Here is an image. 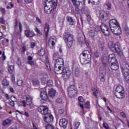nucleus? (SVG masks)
I'll list each match as a JSON object with an SVG mask.
<instances>
[{"mask_svg":"<svg viewBox=\"0 0 129 129\" xmlns=\"http://www.w3.org/2000/svg\"><path fill=\"white\" fill-rule=\"evenodd\" d=\"M72 2L74 6H76V7H77V0H72Z\"/></svg>","mask_w":129,"mask_h":129,"instance_id":"nucleus-50","label":"nucleus"},{"mask_svg":"<svg viewBox=\"0 0 129 129\" xmlns=\"http://www.w3.org/2000/svg\"><path fill=\"white\" fill-rule=\"evenodd\" d=\"M124 93L123 87L121 86H118L115 89V95L117 98H122V96Z\"/></svg>","mask_w":129,"mask_h":129,"instance_id":"nucleus-10","label":"nucleus"},{"mask_svg":"<svg viewBox=\"0 0 129 129\" xmlns=\"http://www.w3.org/2000/svg\"><path fill=\"white\" fill-rule=\"evenodd\" d=\"M27 59L28 60V61H32L33 60V57L29 56L28 57Z\"/></svg>","mask_w":129,"mask_h":129,"instance_id":"nucleus-62","label":"nucleus"},{"mask_svg":"<svg viewBox=\"0 0 129 129\" xmlns=\"http://www.w3.org/2000/svg\"><path fill=\"white\" fill-rule=\"evenodd\" d=\"M25 35L28 38H31L35 36V33L33 31H30V30H27L25 31Z\"/></svg>","mask_w":129,"mask_h":129,"instance_id":"nucleus-24","label":"nucleus"},{"mask_svg":"<svg viewBox=\"0 0 129 129\" xmlns=\"http://www.w3.org/2000/svg\"><path fill=\"white\" fill-rule=\"evenodd\" d=\"M93 94L95 96H97V94H98V91H97V90L95 88L93 89Z\"/></svg>","mask_w":129,"mask_h":129,"instance_id":"nucleus-39","label":"nucleus"},{"mask_svg":"<svg viewBox=\"0 0 129 129\" xmlns=\"http://www.w3.org/2000/svg\"><path fill=\"white\" fill-rule=\"evenodd\" d=\"M87 20L88 21V22H90V21H91V16H90V15H87Z\"/></svg>","mask_w":129,"mask_h":129,"instance_id":"nucleus-47","label":"nucleus"},{"mask_svg":"<svg viewBox=\"0 0 129 129\" xmlns=\"http://www.w3.org/2000/svg\"><path fill=\"white\" fill-rule=\"evenodd\" d=\"M88 4H91L92 5H93L95 4L94 0H89Z\"/></svg>","mask_w":129,"mask_h":129,"instance_id":"nucleus-51","label":"nucleus"},{"mask_svg":"<svg viewBox=\"0 0 129 129\" xmlns=\"http://www.w3.org/2000/svg\"><path fill=\"white\" fill-rule=\"evenodd\" d=\"M19 28L20 32H22V24H21V22H19Z\"/></svg>","mask_w":129,"mask_h":129,"instance_id":"nucleus-59","label":"nucleus"},{"mask_svg":"<svg viewBox=\"0 0 129 129\" xmlns=\"http://www.w3.org/2000/svg\"><path fill=\"white\" fill-rule=\"evenodd\" d=\"M40 97L41 98V100H48V95L47 94V91H46V89H43V90L41 91Z\"/></svg>","mask_w":129,"mask_h":129,"instance_id":"nucleus-19","label":"nucleus"},{"mask_svg":"<svg viewBox=\"0 0 129 129\" xmlns=\"http://www.w3.org/2000/svg\"><path fill=\"white\" fill-rule=\"evenodd\" d=\"M93 55L95 58H98V57H99V53H98V51H95L93 53Z\"/></svg>","mask_w":129,"mask_h":129,"instance_id":"nucleus-41","label":"nucleus"},{"mask_svg":"<svg viewBox=\"0 0 129 129\" xmlns=\"http://www.w3.org/2000/svg\"><path fill=\"white\" fill-rule=\"evenodd\" d=\"M90 105V103H89V102H87L85 104V107H86V108H89Z\"/></svg>","mask_w":129,"mask_h":129,"instance_id":"nucleus-45","label":"nucleus"},{"mask_svg":"<svg viewBox=\"0 0 129 129\" xmlns=\"http://www.w3.org/2000/svg\"><path fill=\"white\" fill-rule=\"evenodd\" d=\"M8 71H9V73H10V74L13 73V72L14 71V66H10L8 67Z\"/></svg>","mask_w":129,"mask_h":129,"instance_id":"nucleus-36","label":"nucleus"},{"mask_svg":"<svg viewBox=\"0 0 129 129\" xmlns=\"http://www.w3.org/2000/svg\"><path fill=\"white\" fill-rule=\"evenodd\" d=\"M67 20L69 23V24L72 27H74L75 26V24H76V21L75 20L72 19V17L70 16H68L67 17Z\"/></svg>","mask_w":129,"mask_h":129,"instance_id":"nucleus-22","label":"nucleus"},{"mask_svg":"<svg viewBox=\"0 0 129 129\" xmlns=\"http://www.w3.org/2000/svg\"><path fill=\"white\" fill-rule=\"evenodd\" d=\"M46 129H55L54 125L52 124H47L45 126Z\"/></svg>","mask_w":129,"mask_h":129,"instance_id":"nucleus-35","label":"nucleus"},{"mask_svg":"<svg viewBox=\"0 0 129 129\" xmlns=\"http://www.w3.org/2000/svg\"><path fill=\"white\" fill-rule=\"evenodd\" d=\"M54 119V117H53V115L52 114L47 113L46 115H45L43 117V120L45 121V122H46L47 123H48L49 122H52Z\"/></svg>","mask_w":129,"mask_h":129,"instance_id":"nucleus-16","label":"nucleus"},{"mask_svg":"<svg viewBox=\"0 0 129 129\" xmlns=\"http://www.w3.org/2000/svg\"><path fill=\"white\" fill-rule=\"evenodd\" d=\"M12 122V120L10 119H7L6 120H4L3 122V125L5 126V125H8L10 124Z\"/></svg>","mask_w":129,"mask_h":129,"instance_id":"nucleus-29","label":"nucleus"},{"mask_svg":"<svg viewBox=\"0 0 129 129\" xmlns=\"http://www.w3.org/2000/svg\"><path fill=\"white\" fill-rule=\"evenodd\" d=\"M59 124L61 127L66 128V127H67V124H68V121H67L65 118L60 119Z\"/></svg>","mask_w":129,"mask_h":129,"instance_id":"nucleus-21","label":"nucleus"},{"mask_svg":"<svg viewBox=\"0 0 129 129\" xmlns=\"http://www.w3.org/2000/svg\"><path fill=\"white\" fill-rule=\"evenodd\" d=\"M108 63L109 67L112 70H117L118 69V62H117V60L114 54H111L109 55Z\"/></svg>","mask_w":129,"mask_h":129,"instance_id":"nucleus-2","label":"nucleus"},{"mask_svg":"<svg viewBox=\"0 0 129 129\" xmlns=\"http://www.w3.org/2000/svg\"><path fill=\"white\" fill-rule=\"evenodd\" d=\"M41 81L42 83L45 84H46L47 86L51 87L53 86V81L52 80H48V75L44 74L42 76V77L41 78Z\"/></svg>","mask_w":129,"mask_h":129,"instance_id":"nucleus-11","label":"nucleus"},{"mask_svg":"<svg viewBox=\"0 0 129 129\" xmlns=\"http://www.w3.org/2000/svg\"><path fill=\"white\" fill-rule=\"evenodd\" d=\"M36 22H37V23H39V24H41V20L38 17L36 18Z\"/></svg>","mask_w":129,"mask_h":129,"instance_id":"nucleus-56","label":"nucleus"},{"mask_svg":"<svg viewBox=\"0 0 129 129\" xmlns=\"http://www.w3.org/2000/svg\"><path fill=\"white\" fill-rule=\"evenodd\" d=\"M45 65L46 68L48 70L51 71V66H50V62H49V56L48 55L45 56Z\"/></svg>","mask_w":129,"mask_h":129,"instance_id":"nucleus-25","label":"nucleus"},{"mask_svg":"<svg viewBox=\"0 0 129 129\" xmlns=\"http://www.w3.org/2000/svg\"><path fill=\"white\" fill-rule=\"evenodd\" d=\"M59 57V54L57 52H54L53 54V60H57V58Z\"/></svg>","mask_w":129,"mask_h":129,"instance_id":"nucleus-32","label":"nucleus"},{"mask_svg":"<svg viewBox=\"0 0 129 129\" xmlns=\"http://www.w3.org/2000/svg\"><path fill=\"white\" fill-rule=\"evenodd\" d=\"M125 33L126 35H129V29L128 27H125Z\"/></svg>","mask_w":129,"mask_h":129,"instance_id":"nucleus-46","label":"nucleus"},{"mask_svg":"<svg viewBox=\"0 0 129 129\" xmlns=\"http://www.w3.org/2000/svg\"><path fill=\"white\" fill-rule=\"evenodd\" d=\"M0 11L1 13H2V14H4V15L6 14V10L5 9V8H1L0 9Z\"/></svg>","mask_w":129,"mask_h":129,"instance_id":"nucleus-49","label":"nucleus"},{"mask_svg":"<svg viewBox=\"0 0 129 129\" xmlns=\"http://www.w3.org/2000/svg\"><path fill=\"white\" fill-rule=\"evenodd\" d=\"M2 84L3 86H8L9 85V83L7 79H5L3 80Z\"/></svg>","mask_w":129,"mask_h":129,"instance_id":"nucleus-31","label":"nucleus"},{"mask_svg":"<svg viewBox=\"0 0 129 129\" xmlns=\"http://www.w3.org/2000/svg\"><path fill=\"white\" fill-rule=\"evenodd\" d=\"M58 113H59V114H63V113H64V110H63V109H59L58 110Z\"/></svg>","mask_w":129,"mask_h":129,"instance_id":"nucleus-53","label":"nucleus"},{"mask_svg":"<svg viewBox=\"0 0 129 129\" xmlns=\"http://www.w3.org/2000/svg\"><path fill=\"white\" fill-rule=\"evenodd\" d=\"M56 101L58 103H62V99L61 98H57Z\"/></svg>","mask_w":129,"mask_h":129,"instance_id":"nucleus-54","label":"nucleus"},{"mask_svg":"<svg viewBox=\"0 0 129 129\" xmlns=\"http://www.w3.org/2000/svg\"><path fill=\"white\" fill-rule=\"evenodd\" d=\"M109 48L112 52H118L119 51V45L117 43H111L109 44Z\"/></svg>","mask_w":129,"mask_h":129,"instance_id":"nucleus-17","label":"nucleus"},{"mask_svg":"<svg viewBox=\"0 0 129 129\" xmlns=\"http://www.w3.org/2000/svg\"><path fill=\"white\" fill-rule=\"evenodd\" d=\"M35 31L36 32V33H38V34L40 36L42 35V32H41V30L38 29V28H35Z\"/></svg>","mask_w":129,"mask_h":129,"instance_id":"nucleus-44","label":"nucleus"},{"mask_svg":"<svg viewBox=\"0 0 129 129\" xmlns=\"http://www.w3.org/2000/svg\"><path fill=\"white\" fill-rule=\"evenodd\" d=\"M56 90L54 89H50L48 91V95L50 97H54V96L56 95Z\"/></svg>","mask_w":129,"mask_h":129,"instance_id":"nucleus-27","label":"nucleus"},{"mask_svg":"<svg viewBox=\"0 0 129 129\" xmlns=\"http://www.w3.org/2000/svg\"><path fill=\"white\" fill-rule=\"evenodd\" d=\"M99 19L100 20H101L102 22H106V21L108 20V14L105 11H100L99 14Z\"/></svg>","mask_w":129,"mask_h":129,"instance_id":"nucleus-13","label":"nucleus"},{"mask_svg":"<svg viewBox=\"0 0 129 129\" xmlns=\"http://www.w3.org/2000/svg\"><path fill=\"white\" fill-rule=\"evenodd\" d=\"M22 50L23 53H25V52H26V45H25V44L24 43L22 44Z\"/></svg>","mask_w":129,"mask_h":129,"instance_id":"nucleus-42","label":"nucleus"},{"mask_svg":"<svg viewBox=\"0 0 129 129\" xmlns=\"http://www.w3.org/2000/svg\"><path fill=\"white\" fill-rule=\"evenodd\" d=\"M26 101H20L18 102L19 106H23V107H26L27 105H31L32 104V101L33 100V98L29 95L26 96Z\"/></svg>","mask_w":129,"mask_h":129,"instance_id":"nucleus-6","label":"nucleus"},{"mask_svg":"<svg viewBox=\"0 0 129 129\" xmlns=\"http://www.w3.org/2000/svg\"><path fill=\"white\" fill-rule=\"evenodd\" d=\"M105 80L104 79V77L102 76L101 78V81L102 82H104V81H105Z\"/></svg>","mask_w":129,"mask_h":129,"instance_id":"nucleus-63","label":"nucleus"},{"mask_svg":"<svg viewBox=\"0 0 129 129\" xmlns=\"http://www.w3.org/2000/svg\"><path fill=\"white\" fill-rule=\"evenodd\" d=\"M51 3V0H46L45 2V5L44 6V12L46 14H51L54 9V6L50 4Z\"/></svg>","mask_w":129,"mask_h":129,"instance_id":"nucleus-9","label":"nucleus"},{"mask_svg":"<svg viewBox=\"0 0 129 129\" xmlns=\"http://www.w3.org/2000/svg\"><path fill=\"white\" fill-rule=\"evenodd\" d=\"M45 54H46V51L44 48H41L38 52V55L40 56H44Z\"/></svg>","mask_w":129,"mask_h":129,"instance_id":"nucleus-30","label":"nucleus"},{"mask_svg":"<svg viewBox=\"0 0 129 129\" xmlns=\"http://www.w3.org/2000/svg\"><path fill=\"white\" fill-rule=\"evenodd\" d=\"M24 2L26 4H31L33 2V0H24Z\"/></svg>","mask_w":129,"mask_h":129,"instance_id":"nucleus-52","label":"nucleus"},{"mask_svg":"<svg viewBox=\"0 0 129 129\" xmlns=\"http://www.w3.org/2000/svg\"><path fill=\"white\" fill-rule=\"evenodd\" d=\"M78 101H79V105L81 108H84V106H83V104L84 102H85V100H84V98H83V97L82 96H80L78 98Z\"/></svg>","mask_w":129,"mask_h":129,"instance_id":"nucleus-23","label":"nucleus"},{"mask_svg":"<svg viewBox=\"0 0 129 129\" xmlns=\"http://www.w3.org/2000/svg\"><path fill=\"white\" fill-rule=\"evenodd\" d=\"M56 43H57V39L50 37L48 40V46L51 49H53V48H55V46H56Z\"/></svg>","mask_w":129,"mask_h":129,"instance_id":"nucleus-18","label":"nucleus"},{"mask_svg":"<svg viewBox=\"0 0 129 129\" xmlns=\"http://www.w3.org/2000/svg\"><path fill=\"white\" fill-rule=\"evenodd\" d=\"M61 71L62 72V77L64 79H68V78H69V77H70V75H71V73H70V71L68 70V69L67 70L65 68H62V70H61V71Z\"/></svg>","mask_w":129,"mask_h":129,"instance_id":"nucleus-15","label":"nucleus"},{"mask_svg":"<svg viewBox=\"0 0 129 129\" xmlns=\"http://www.w3.org/2000/svg\"><path fill=\"white\" fill-rule=\"evenodd\" d=\"M0 23H5V20H4V18L0 17Z\"/></svg>","mask_w":129,"mask_h":129,"instance_id":"nucleus-64","label":"nucleus"},{"mask_svg":"<svg viewBox=\"0 0 129 129\" xmlns=\"http://www.w3.org/2000/svg\"><path fill=\"white\" fill-rule=\"evenodd\" d=\"M103 126L105 129H109V126H108V124L106 122L103 123Z\"/></svg>","mask_w":129,"mask_h":129,"instance_id":"nucleus-40","label":"nucleus"},{"mask_svg":"<svg viewBox=\"0 0 129 129\" xmlns=\"http://www.w3.org/2000/svg\"><path fill=\"white\" fill-rule=\"evenodd\" d=\"M35 46H36V43H35L34 42H32L31 43V48H34V47H35Z\"/></svg>","mask_w":129,"mask_h":129,"instance_id":"nucleus-61","label":"nucleus"},{"mask_svg":"<svg viewBox=\"0 0 129 129\" xmlns=\"http://www.w3.org/2000/svg\"><path fill=\"white\" fill-rule=\"evenodd\" d=\"M64 60L61 58H57L55 60L54 63V70L56 71H61V69H63L64 67Z\"/></svg>","mask_w":129,"mask_h":129,"instance_id":"nucleus-7","label":"nucleus"},{"mask_svg":"<svg viewBox=\"0 0 129 129\" xmlns=\"http://www.w3.org/2000/svg\"><path fill=\"white\" fill-rule=\"evenodd\" d=\"M105 6L107 10H109L111 9V5H110V3H106Z\"/></svg>","mask_w":129,"mask_h":129,"instance_id":"nucleus-38","label":"nucleus"},{"mask_svg":"<svg viewBox=\"0 0 129 129\" xmlns=\"http://www.w3.org/2000/svg\"><path fill=\"white\" fill-rule=\"evenodd\" d=\"M89 37H91V38H92L95 36V32L93 31V30H91L89 32Z\"/></svg>","mask_w":129,"mask_h":129,"instance_id":"nucleus-33","label":"nucleus"},{"mask_svg":"<svg viewBox=\"0 0 129 129\" xmlns=\"http://www.w3.org/2000/svg\"><path fill=\"white\" fill-rule=\"evenodd\" d=\"M110 28L111 32L115 34V35H120L121 34V29L118 24V22L115 19H112L110 20L109 22Z\"/></svg>","mask_w":129,"mask_h":129,"instance_id":"nucleus-1","label":"nucleus"},{"mask_svg":"<svg viewBox=\"0 0 129 129\" xmlns=\"http://www.w3.org/2000/svg\"><path fill=\"white\" fill-rule=\"evenodd\" d=\"M120 114H121V116H123V117H126V115L125 114V113H124L123 112H121L120 113Z\"/></svg>","mask_w":129,"mask_h":129,"instance_id":"nucleus-55","label":"nucleus"},{"mask_svg":"<svg viewBox=\"0 0 129 129\" xmlns=\"http://www.w3.org/2000/svg\"><path fill=\"white\" fill-rule=\"evenodd\" d=\"M74 124L75 126L74 129H78V128L79 127V125H80V122L78 121H76V122H75Z\"/></svg>","mask_w":129,"mask_h":129,"instance_id":"nucleus-34","label":"nucleus"},{"mask_svg":"<svg viewBox=\"0 0 129 129\" xmlns=\"http://www.w3.org/2000/svg\"><path fill=\"white\" fill-rule=\"evenodd\" d=\"M50 30V27H49V25L48 24H45L44 25V32L45 34V37H48V35H49V31Z\"/></svg>","mask_w":129,"mask_h":129,"instance_id":"nucleus-26","label":"nucleus"},{"mask_svg":"<svg viewBox=\"0 0 129 129\" xmlns=\"http://www.w3.org/2000/svg\"><path fill=\"white\" fill-rule=\"evenodd\" d=\"M68 92L70 97H74L77 95V88L74 85H72L68 87Z\"/></svg>","mask_w":129,"mask_h":129,"instance_id":"nucleus-8","label":"nucleus"},{"mask_svg":"<svg viewBox=\"0 0 129 129\" xmlns=\"http://www.w3.org/2000/svg\"><path fill=\"white\" fill-rule=\"evenodd\" d=\"M38 111L42 115H46L48 114L49 109L47 106H40L38 108Z\"/></svg>","mask_w":129,"mask_h":129,"instance_id":"nucleus-12","label":"nucleus"},{"mask_svg":"<svg viewBox=\"0 0 129 129\" xmlns=\"http://www.w3.org/2000/svg\"><path fill=\"white\" fill-rule=\"evenodd\" d=\"M57 3H58V0H51L50 4L53 6V9H56L57 8Z\"/></svg>","mask_w":129,"mask_h":129,"instance_id":"nucleus-28","label":"nucleus"},{"mask_svg":"<svg viewBox=\"0 0 129 129\" xmlns=\"http://www.w3.org/2000/svg\"><path fill=\"white\" fill-rule=\"evenodd\" d=\"M10 104L11 106H15V101H12L11 102H10Z\"/></svg>","mask_w":129,"mask_h":129,"instance_id":"nucleus-57","label":"nucleus"},{"mask_svg":"<svg viewBox=\"0 0 129 129\" xmlns=\"http://www.w3.org/2000/svg\"><path fill=\"white\" fill-rule=\"evenodd\" d=\"M121 69L125 81L129 80V66L127 63L121 64Z\"/></svg>","mask_w":129,"mask_h":129,"instance_id":"nucleus-5","label":"nucleus"},{"mask_svg":"<svg viewBox=\"0 0 129 129\" xmlns=\"http://www.w3.org/2000/svg\"><path fill=\"white\" fill-rule=\"evenodd\" d=\"M63 38L67 47L70 49L72 47V45H73V35L70 33H65L63 34Z\"/></svg>","mask_w":129,"mask_h":129,"instance_id":"nucleus-3","label":"nucleus"},{"mask_svg":"<svg viewBox=\"0 0 129 129\" xmlns=\"http://www.w3.org/2000/svg\"><path fill=\"white\" fill-rule=\"evenodd\" d=\"M84 1L85 0H78L77 2V7L78 10H84V7H85Z\"/></svg>","mask_w":129,"mask_h":129,"instance_id":"nucleus-20","label":"nucleus"},{"mask_svg":"<svg viewBox=\"0 0 129 129\" xmlns=\"http://www.w3.org/2000/svg\"><path fill=\"white\" fill-rule=\"evenodd\" d=\"M101 30L105 35V36H109V28L105 25V24H102L100 26Z\"/></svg>","mask_w":129,"mask_h":129,"instance_id":"nucleus-14","label":"nucleus"},{"mask_svg":"<svg viewBox=\"0 0 129 129\" xmlns=\"http://www.w3.org/2000/svg\"><path fill=\"white\" fill-rule=\"evenodd\" d=\"M28 64H29V65H34V62L33 60H30L28 61Z\"/></svg>","mask_w":129,"mask_h":129,"instance_id":"nucleus-58","label":"nucleus"},{"mask_svg":"<svg viewBox=\"0 0 129 129\" xmlns=\"http://www.w3.org/2000/svg\"><path fill=\"white\" fill-rule=\"evenodd\" d=\"M108 60L107 57H104L102 61L103 64H107Z\"/></svg>","mask_w":129,"mask_h":129,"instance_id":"nucleus-37","label":"nucleus"},{"mask_svg":"<svg viewBox=\"0 0 129 129\" xmlns=\"http://www.w3.org/2000/svg\"><path fill=\"white\" fill-rule=\"evenodd\" d=\"M89 58H90V53L89 52V51L86 50L84 51L83 53L81 54L80 55L81 63L84 65L85 64H88Z\"/></svg>","mask_w":129,"mask_h":129,"instance_id":"nucleus-4","label":"nucleus"},{"mask_svg":"<svg viewBox=\"0 0 129 129\" xmlns=\"http://www.w3.org/2000/svg\"><path fill=\"white\" fill-rule=\"evenodd\" d=\"M6 55H5V52H4V53L3 54L2 60L3 61H5V60H6Z\"/></svg>","mask_w":129,"mask_h":129,"instance_id":"nucleus-60","label":"nucleus"},{"mask_svg":"<svg viewBox=\"0 0 129 129\" xmlns=\"http://www.w3.org/2000/svg\"><path fill=\"white\" fill-rule=\"evenodd\" d=\"M17 84L18 86H22V85H23V81L18 80L17 81Z\"/></svg>","mask_w":129,"mask_h":129,"instance_id":"nucleus-43","label":"nucleus"},{"mask_svg":"<svg viewBox=\"0 0 129 129\" xmlns=\"http://www.w3.org/2000/svg\"><path fill=\"white\" fill-rule=\"evenodd\" d=\"M99 47L101 49V51H104L105 48H104V46H103V45H102L101 44H99Z\"/></svg>","mask_w":129,"mask_h":129,"instance_id":"nucleus-48","label":"nucleus"}]
</instances>
